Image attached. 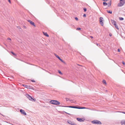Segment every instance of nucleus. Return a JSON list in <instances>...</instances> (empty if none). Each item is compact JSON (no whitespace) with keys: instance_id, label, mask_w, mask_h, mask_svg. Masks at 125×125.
<instances>
[{"instance_id":"1","label":"nucleus","mask_w":125,"mask_h":125,"mask_svg":"<svg viewBox=\"0 0 125 125\" xmlns=\"http://www.w3.org/2000/svg\"><path fill=\"white\" fill-rule=\"evenodd\" d=\"M50 103L51 104L56 105L59 104H60L59 102L56 100H51L50 102Z\"/></svg>"},{"instance_id":"2","label":"nucleus","mask_w":125,"mask_h":125,"mask_svg":"<svg viewBox=\"0 0 125 125\" xmlns=\"http://www.w3.org/2000/svg\"><path fill=\"white\" fill-rule=\"evenodd\" d=\"M26 96L29 100L31 101L35 102L36 101V100L35 98H33L31 96L28 94H26Z\"/></svg>"},{"instance_id":"3","label":"nucleus","mask_w":125,"mask_h":125,"mask_svg":"<svg viewBox=\"0 0 125 125\" xmlns=\"http://www.w3.org/2000/svg\"><path fill=\"white\" fill-rule=\"evenodd\" d=\"M92 123L94 124L101 125V122L97 120H94L92 121Z\"/></svg>"},{"instance_id":"4","label":"nucleus","mask_w":125,"mask_h":125,"mask_svg":"<svg viewBox=\"0 0 125 125\" xmlns=\"http://www.w3.org/2000/svg\"><path fill=\"white\" fill-rule=\"evenodd\" d=\"M60 106L64 107H68L71 108H76L78 109L79 106H62L60 105Z\"/></svg>"},{"instance_id":"5","label":"nucleus","mask_w":125,"mask_h":125,"mask_svg":"<svg viewBox=\"0 0 125 125\" xmlns=\"http://www.w3.org/2000/svg\"><path fill=\"white\" fill-rule=\"evenodd\" d=\"M22 86L24 87H25V88H27V89L34 90L33 88L30 85H26L24 84H23Z\"/></svg>"},{"instance_id":"6","label":"nucleus","mask_w":125,"mask_h":125,"mask_svg":"<svg viewBox=\"0 0 125 125\" xmlns=\"http://www.w3.org/2000/svg\"><path fill=\"white\" fill-rule=\"evenodd\" d=\"M125 3V0L120 1L119 3L118 4V6L121 7L123 6Z\"/></svg>"},{"instance_id":"7","label":"nucleus","mask_w":125,"mask_h":125,"mask_svg":"<svg viewBox=\"0 0 125 125\" xmlns=\"http://www.w3.org/2000/svg\"><path fill=\"white\" fill-rule=\"evenodd\" d=\"M103 18L102 17H101L100 18L99 21L100 23L101 24V25L103 26L104 23L103 22Z\"/></svg>"},{"instance_id":"8","label":"nucleus","mask_w":125,"mask_h":125,"mask_svg":"<svg viewBox=\"0 0 125 125\" xmlns=\"http://www.w3.org/2000/svg\"><path fill=\"white\" fill-rule=\"evenodd\" d=\"M76 119L78 121L81 122H83L85 120V119H83L82 118H76Z\"/></svg>"},{"instance_id":"9","label":"nucleus","mask_w":125,"mask_h":125,"mask_svg":"<svg viewBox=\"0 0 125 125\" xmlns=\"http://www.w3.org/2000/svg\"><path fill=\"white\" fill-rule=\"evenodd\" d=\"M27 21L30 22V23L34 27H36V25H35L34 23V22H32L31 21V20H27Z\"/></svg>"},{"instance_id":"10","label":"nucleus","mask_w":125,"mask_h":125,"mask_svg":"<svg viewBox=\"0 0 125 125\" xmlns=\"http://www.w3.org/2000/svg\"><path fill=\"white\" fill-rule=\"evenodd\" d=\"M20 111L22 114H23L24 115H26V113L22 109H20Z\"/></svg>"},{"instance_id":"11","label":"nucleus","mask_w":125,"mask_h":125,"mask_svg":"<svg viewBox=\"0 0 125 125\" xmlns=\"http://www.w3.org/2000/svg\"><path fill=\"white\" fill-rule=\"evenodd\" d=\"M43 34L45 36H46L47 37H49V36L48 34L47 33V32H43Z\"/></svg>"},{"instance_id":"12","label":"nucleus","mask_w":125,"mask_h":125,"mask_svg":"<svg viewBox=\"0 0 125 125\" xmlns=\"http://www.w3.org/2000/svg\"><path fill=\"white\" fill-rule=\"evenodd\" d=\"M121 123L122 125H125V120H124L122 121L121 122Z\"/></svg>"},{"instance_id":"13","label":"nucleus","mask_w":125,"mask_h":125,"mask_svg":"<svg viewBox=\"0 0 125 125\" xmlns=\"http://www.w3.org/2000/svg\"><path fill=\"white\" fill-rule=\"evenodd\" d=\"M111 22L114 25H115V24L116 23V22L114 20H112Z\"/></svg>"},{"instance_id":"14","label":"nucleus","mask_w":125,"mask_h":125,"mask_svg":"<svg viewBox=\"0 0 125 125\" xmlns=\"http://www.w3.org/2000/svg\"><path fill=\"white\" fill-rule=\"evenodd\" d=\"M67 122L69 124L72 125V124H73V122H72L70 120H68L67 121Z\"/></svg>"},{"instance_id":"15","label":"nucleus","mask_w":125,"mask_h":125,"mask_svg":"<svg viewBox=\"0 0 125 125\" xmlns=\"http://www.w3.org/2000/svg\"><path fill=\"white\" fill-rule=\"evenodd\" d=\"M107 11L108 13H109L110 14H112V11L111 10H107Z\"/></svg>"},{"instance_id":"16","label":"nucleus","mask_w":125,"mask_h":125,"mask_svg":"<svg viewBox=\"0 0 125 125\" xmlns=\"http://www.w3.org/2000/svg\"><path fill=\"white\" fill-rule=\"evenodd\" d=\"M107 4H108L106 2H103V5L104 6H106L107 5Z\"/></svg>"},{"instance_id":"17","label":"nucleus","mask_w":125,"mask_h":125,"mask_svg":"<svg viewBox=\"0 0 125 125\" xmlns=\"http://www.w3.org/2000/svg\"><path fill=\"white\" fill-rule=\"evenodd\" d=\"M86 108L85 107H81L79 106L78 109H85Z\"/></svg>"},{"instance_id":"18","label":"nucleus","mask_w":125,"mask_h":125,"mask_svg":"<svg viewBox=\"0 0 125 125\" xmlns=\"http://www.w3.org/2000/svg\"><path fill=\"white\" fill-rule=\"evenodd\" d=\"M115 27V28L118 30L119 29V28L118 27V26H117V24H116V23L115 24V25H114Z\"/></svg>"},{"instance_id":"19","label":"nucleus","mask_w":125,"mask_h":125,"mask_svg":"<svg viewBox=\"0 0 125 125\" xmlns=\"http://www.w3.org/2000/svg\"><path fill=\"white\" fill-rule=\"evenodd\" d=\"M59 60H60L62 62H63L64 63H65V62H64V61L62 60V59H61V58H60L59 59Z\"/></svg>"},{"instance_id":"20","label":"nucleus","mask_w":125,"mask_h":125,"mask_svg":"<svg viewBox=\"0 0 125 125\" xmlns=\"http://www.w3.org/2000/svg\"><path fill=\"white\" fill-rule=\"evenodd\" d=\"M103 83L104 84H106V81L105 80H103Z\"/></svg>"},{"instance_id":"21","label":"nucleus","mask_w":125,"mask_h":125,"mask_svg":"<svg viewBox=\"0 0 125 125\" xmlns=\"http://www.w3.org/2000/svg\"><path fill=\"white\" fill-rule=\"evenodd\" d=\"M119 19L120 20L122 21L124 20V19L122 17H119Z\"/></svg>"},{"instance_id":"22","label":"nucleus","mask_w":125,"mask_h":125,"mask_svg":"<svg viewBox=\"0 0 125 125\" xmlns=\"http://www.w3.org/2000/svg\"><path fill=\"white\" fill-rule=\"evenodd\" d=\"M58 73L60 74H62V72H61V71H60V70H58Z\"/></svg>"},{"instance_id":"23","label":"nucleus","mask_w":125,"mask_h":125,"mask_svg":"<svg viewBox=\"0 0 125 125\" xmlns=\"http://www.w3.org/2000/svg\"><path fill=\"white\" fill-rule=\"evenodd\" d=\"M11 53L12 54H13V55H15V56H16V54L14 53V52H12L11 51Z\"/></svg>"},{"instance_id":"24","label":"nucleus","mask_w":125,"mask_h":125,"mask_svg":"<svg viewBox=\"0 0 125 125\" xmlns=\"http://www.w3.org/2000/svg\"><path fill=\"white\" fill-rule=\"evenodd\" d=\"M83 10H84V11L85 12H86L87 10V9L85 8H83Z\"/></svg>"},{"instance_id":"25","label":"nucleus","mask_w":125,"mask_h":125,"mask_svg":"<svg viewBox=\"0 0 125 125\" xmlns=\"http://www.w3.org/2000/svg\"><path fill=\"white\" fill-rule=\"evenodd\" d=\"M111 1H112V0H111L110 1V2L108 3V4H110V5H111Z\"/></svg>"},{"instance_id":"26","label":"nucleus","mask_w":125,"mask_h":125,"mask_svg":"<svg viewBox=\"0 0 125 125\" xmlns=\"http://www.w3.org/2000/svg\"><path fill=\"white\" fill-rule=\"evenodd\" d=\"M81 28H79V27H78V28H77L76 29V30H81Z\"/></svg>"},{"instance_id":"27","label":"nucleus","mask_w":125,"mask_h":125,"mask_svg":"<svg viewBox=\"0 0 125 125\" xmlns=\"http://www.w3.org/2000/svg\"><path fill=\"white\" fill-rule=\"evenodd\" d=\"M75 19L76 20V21H78V19L77 17H75Z\"/></svg>"},{"instance_id":"28","label":"nucleus","mask_w":125,"mask_h":125,"mask_svg":"<svg viewBox=\"0 0 125 125\" xmlns=\"http://www.w3.org/2000/svg\"><path fill=\"white\" fill-rule=\"evenodd\" d=\"M122 63L123 64V65H125V63L123 61L122 62Z\"/></svg>"},{"instance_id":"29","label":"nucleus","mask_w":125,"mask_h":125,"mask_svg":"<svg viewBox=\"0 0 125 125\" xmlns=\"http://www.w3.org/2000/svg\"><path fill=\"white\" fill-rule=\"evenodd\" d=\"M66 99L67 101L70 100H69V99L68 98H66Z\"/></svg>"},{"instance_id":"30","label":"nucleus","mask_w":125,"mask_h":125,"mask_svg":"<svg viewBox=\"0 0 125 125\" xmlns=\"http://www.w3.org/2000/svg\"><path fill=\"white\" fill-rule=\"evenodd\" d=\"M83 16L84 17H85L86 16V14H83Z\"/></svg>"},{"instance_id":"31","label":"nucleus","mask_w":125,"mask_h":125,"mask_svg":"<svg viewBox=\"0 0 125 125\" xmlns=\"http://www.w3.org/2000/svg\"><path fill=\"white\" fill-rule=\"evenodd\" d=\"M54 55L57 58V57L58 56V55H57L56 54L54 53Z\"/></svg>"},{"instance_id":"32","label":"nucleus","mask_w":125,"mask_h":125,"mask_svg":"<svg viewBox=\"0 0 125 125\" xmlns=\"http://www.w3.org/2000/svg\"><path fill=\"white\" fill-rule=\"evenodd\" d=\"M31 81L32 82H35V81L33 80H31Z\"/></svg>"},{"instance_id":"33","label":"nucleus","mask_w":125,"mask_h":125,"mask_svg":"<svg viewBox=\"0 0 125 125\" xmlns=\"http://www.w3.org/2000/svg\"><path fill=\"white\" fill-rule=\"evenodd\" d=\"M117 51L118 52H119L120 51V49H118Z\"/></svg>"},{"instance_id":"34","label":"nucleus","mask_w":125,"mask_h":125,"mask_svg":"<svg viewBox=\"0 0 125 125\" xmlns=\"http://www.w3.org/2000/svg\"><path fill=\"white\" fill-rule=\"evenodd\" d=\"M72 125H76V124L74 123H73Z\"/></svg>"},{"instance_id":"35","label":"nucleus","mask_w":125,"mask_h":125,"mask_svg":"<svg viewBox=\"0 0 125 125\" xmlns=\"http://www.w3.org/2000/svg\"><path fill=\"white\" fill-rule=\"evenodd\" d=\"M8 1L10 3H11V2L10 0H8Z\"/></svg>"},{"instance_id":"36","label":"nucleus","mask_w":125,"mask_h":125,"mask_svg":"<svg viewBox=\"0 0 125 125\" xmlns=\"http://www.w3.org/2000/svg\"><path fill=\"white\" fill-rule=\"evenodd\" d=\"M64 112V113H66V114H68V115H70V114L68 113H67V112Z\"/></svg>"},{"instance_id":"37","label":"nucleus","mask_w":125,"mask_h":125,"mask_svg":"<svg viewBox=\"0 0 125 125\" xmlns=\"http://www.w3.org/2000/svg\"><path fill=\"white\" fill-rule=\"evenodd\" d=\"M96 45L97 46H98L99 45V43H96Z\"/></svg>"},{"instance_id":"38","label":"nucleus","mask_w":125,"mask_h":125,"mask_svg":"<svg viewBox=\"0 0 125 125\" xmlns=\"http://www.w3.org/2000/svg\"><path fill=\"white\" fill-rule=\"evenodd\" d=\"M7 39H8V40H11V39H10V38H8Z\"/></svg>"},{"instance_id":"39","label":"nucleus","mask_w":125,"mask_h":125,"mask_svg":"<svg viewBox=\"0 0 125 125\" xmlns=\"http://www.w3.org/2000/svg\"><path fill=\"white\" fill-rule=\"evenodd\" d=\"M17 28L19 29H21V27L20 26H18Z\"/></svg>"},{"instance_id":"40","label":"nucleus","mask_w":125,"mask_h":125,"mask_svg":"<svg viewBox=\"0 0 125 125\" xmlns=\"http://www.w3.org/2000/svg\"><path fill=\"white\" fill-rule=\"evenodd\" d=\"M57 58H58L59 59V58H60V57L59 56L57 57Z\"/></svg>"},{"instance_id":"41","label":"nucleus","mask_w":125,"mask_h":125,"mask_svg":"<svg viewBox=\"0 0 125 125\" xmlns=\"http://www.w3.org/2000/svg\"><path fill=\"white\" fill-rule=\"evenodd\" d=\"M90 37L91 38H93V37L92 36H90Z\"/></svg>"},{"instance_id":"42","label":"nucleus","mask_w":125,"mask_h":125,"mask_svg":"<svg viewBox=\"0 0 125 125\" xmlns=\"http://www.w3.org/2000/svg\"><path fill=\"white\" fill-rule=\"evenodd\" d=\"M77 65H78L79 66H83L82 65H80L79 64H77Z\"/></svg>"},{"instance_id":"43","label":"nucleus","mask_w":125,"mask_h":125,"mask_svg":"<svg viewBox=\"0 0 125 125\" xmlns=\"http://www.w3.org/2000/svg\"><path fill=\"white\" fill-rule=\"evenodd\" d=\"M111 5H110V4H108V6L109 7Z\"/></svg>"},{"instance_id":"44","label":"nucleus","mask_w":125,"mask_h":125,"mask_svg":"<svg viewBox=\"0 0 125 125\" xmlns=\"http://www.w3.org/2000/svg\"><path fill=\"white\" fill-rule=\"evenodd\" d=\"M112 34H109V36H112Z\"/></svg>"},{"instance_id":"45","label":"nucleus","mask_w":125,"mask_h":125,"mask_svg":"<svg viewBox=\"0 0 125 125\" xmlns=\"http://www.w3.org/2000/svg\"><path fill=\"white\" fill-rule=\"evenodd\" d=\"M125 0H120V1H123Z\"/></svg>"},{"instance_id":"46","label":"nucleus","mask_w":125,"mask_h":125,"mask_svg":"<svg viewBox=\"0 0 125 125\" xmlns=\"http://www.w3.org/2000/svg\"><path fill=\"white\" fill-rule=\"evenodd\" d=\"M122 113H123L124 114H125V112H123Z\"/></svg>"},{"instance_id":"47","label":"nucleus","mask_w":125,"mask_h":125,"mask_svg":"<svg viewBox=\"0 0 125 125\" xmlns=\"http://www.w3.org/2000/svg\"><path fill=\"white\" fill-rule=\"evenodd\" d=\"M72 101V100H70V101Z\"/></svg>"}]
</instances>
